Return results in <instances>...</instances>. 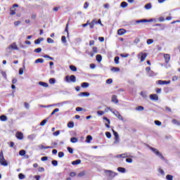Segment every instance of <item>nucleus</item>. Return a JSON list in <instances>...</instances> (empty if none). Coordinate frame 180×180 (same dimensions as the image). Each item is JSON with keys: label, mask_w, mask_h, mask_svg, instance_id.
Here are the masks:
<instances>
[{"label": "nucleus", "mask_w": 180, "mask_h": 180, "mask_svg": "<svg viewBox=\"0 0 180 180\" xmlns=\"http://www.w3.org/2000/svg\"><path fill=\"white\" fill-rule=\"evenodd\" d=\"M129 56L127 53H122L120 54V56L122 57L123 58H127V57Z\"/></svg>", "instance_id": "nucleus-58"}, {"label": "nucleus", "mask_w": 180, "mask_h": 180, "mask_svg": "<svg viewBox=\"0 0 180 180\" xmlns=\"http://www.w3.org/2000/svg\"><path fill=\"white\" fill-rule=\"evenodd\" d=\"M39 85H41V86H44V88H49V84L44 82H39Z\"/></svg>", "instance_id": "nucleus-14"}, {"label": "nucleus", "mask_w": 180, "mask_h": 180, "mask_svg": "<svg viewBox=\"0 0 180 180\" xmlns=\"http://www.w3.org/2000/svg\"><path fill=\"white\" fill-rule=\"evenodd\" d=\"M5 160V158H4V153L2 151L0 152V162L1 161H4Z\"/></svg>", "instance_id": "nucleus-34"}, {"label": "nucleus", "mask_w": 180, "mask_h": 180, "mask_svg": "<svg viewBox=\"0 0 180 180\" xmlns=\"http://www.w3.org/2000/svg\"><path fill=\"white\" fill-rule=\"evenodd\" d=\"M82 88H88L89 86V83L88 82H83L81 84Z\"/></svg>", "instance_id": "nucleus-22"}, {"label": "nucleus", "mask_w": 180, "mask_h": 180, "mask_svg": "<svg viewBox=\"0 0 180 180\" xmlns=\"http://www.w3.org/2000/svg\"><path fill=\"white\" fill-rule=\"evenodd\" d=\"M34 53H41V48H37L34 49Z\"/></svg>", "instance_id": "nucleus-54"}, {"label": "nucleus", "mask_w": 180, "mask_h": 180, "mask_svg": "<svg viewBox=\"0 0 180 180\" xmlns=\"http://www.w3.org/2000/svg\"><path fill=\"white\" fill-rule=\"evenodd\" d=\"M141 96H143L144 98V99H146L147 98V93H146L144 91H141Z\"/></svg>", "instance_id": "nucleus-43"}, {"label": "nucleus", "mask_w": 180, "mask_h": 180, "mask_svg": "<svg viewBox=\"0 0 180 180\" xmlns=\"http://www.w3.org/2000/svg\"><path fill=\"white\" fill-rule=\"evenodd\" d=\"M46 41H47V43H49V44L54 43V40L51 38H47Z\"/></svg>", "instance_id": "nucleus-44"}, {"label": "nucleus", "mask_w": 180, "mask_h": 180, "mask_svg": "<svg viewBox=\"0 0 180 180\" xmlns=\"http://www.w3.org/2000/svg\"><path fill=\"white\" fill-rule=\"evenodd\" d=\"M105 136L107 137V139H110L112 137V134H110V132L107 131L105 132Z\"/></svg>", "instance_id": "nucleus-46"}, {"label": "nucleus", "mask_w": 180, "mask_h": 180, "mask_svg": "<svg viewBox=\"0 0 180 180\" xmlns=\"http://www.w3.org/2000/svg\"><path fill=\"white\" fill-rule=\"evenodd\" d=\"M164 58L166 64H168L169 63V60H171V56L168 53H165L164 55Z\"/></svg>", "instance_id": "nucleus-9"}, {"label": "nucleus", "mask_w": 180, "mask_h": 180, "mask_svg": "<svg viewBox=\"0 0 180 180\" xmlns=\"http://www.w3.org/2000/svg\"><path fill=\"white\" fill-rule=\"evenodd\" d=\"M68 151H69L70 154H73L74 150L71 147H68Z\"/></svg>", "instance_id": "nucleus-48"}, {"label": "nucleus", "mask_w": 180, "mask_h": 180, "mask_svg": "<svg viewBox=\"0 0 180 180\" xmlns=\"http://www.w3.org/2000/svg\"><path fill=\"white\" fill-rule=\"evenodd\" d=\"M65 79L66 82H77V77L74 75H70V77L66 76Z\"/></svg>", "instance_id": "nucleus-4"}, {"label": "nucleus", "mask_w": 180, "mask_h": 180, "mask_svg": "<svg viewBox=\"0 0 180 180\" xmlns=\"http://www.w3.org/2000/svg\"><path fill=\"white\" fill-rule=\"evenodd\" d=\"M137 57L141 60V63H143V61L147 58V53L141 52L138 54Z\"/></svg>", "instance_id": "nucleus-5"}, {"label": "nucleus", "mask_w": 180, "mask_h": 180, "mask_svg": "<svg viewBox=\"0 0 180 180\" xmlns=\"http://www.w3.org/2000/svg\"><path fill=\"white\" fill-rule=\"evenodd\" d=\"M19 154H20V155H21L22 157H23V155H26V150H20Z\"/></svg>", "instance_id": "nucleus-35"}, {"label": "nucleus", "mask_w": 180, "mask_h": 180, "mask_svg": "<svg viewBox=\"0 0 180 180\" xmlns=\"http://www.w3.org/2000/svg\"><path fill=\"white\" fill-rule=\"evenodd\" d=\"M12 50H19V48L16 46V42H13L6 49L7 54H11V53H12Z\"/></svg>", "instance_id": "nucleus-1"}, {"label": "nucleus", "mask_w": 180, "mask_h": 180, "mask_svg": "<svg viewBox=\"0 0 180 180\" xmlns=\"http://www.w3.org/2000/svg\"><path fill=\"white\" fill-rule=\"evenodd\" d=\"M68 127H70V129H72L74 127V122H70L68 124Z\"/></svg>", "instance_id": "nucleus-42"}, {"label": "nucleus", "mask_w": 180, "mask_h": 180, "mask_svg": "<svg viewBox=\"0 0 180 180\" xmlns=\"http://www.w3.org/2000/svg\"><path fill=\"white\" fill-rule=\"evenodd\" d=\"M44 58H49V60H53L54 58L49 56V55L44 56Z\"/></svg>", "instance_id": "nucleus-53"}, {"label": "nucleus", "mask_w": 180, "mask_h": 180, "mask_svg": "<svg viewBox=\"0 0 180 180\" xmlns=\"http://www.w3.org/2000/svg\"><path fill=\"white\" fill-rule=\"evenodd\" d=\"M51 163L53 167H57L58 165V162L57 160H52Z\"/></svg>", "instance_id": "nucleus-39"}, {"label": "nucleus", "mask_w": 180, "mask_h": 180, "mask_svg": "<svg viewBox=\"0 0 180 180\" xmlns=\"http://www.w3.org/2000/svg\"><path fill=\"white\" fill-rule=\"evenodd\" d=\"M125 33H126V30L123 28H121L117 30V34H119L120 36H123V34H124Z\"/></svg>", "instance_id": "nucleus-11"}, {"label": "nucleus", "mask_w": 180, "mask_h": 180, "mask_svg": "<svg viewBox=\"0 0 180 180\" xmlns=\"http://www.w3.org/2000/svg\"><path fill=\"white\" fill-rule=\"evenodd\" d=\"M35 64H37V63H40L42 64V63H44V60L43 58H38L35 60Z\"/></svg>", "instance_id": "nucleus-28"}, {"label": "nucleus", "mask_w": 180, "mask_h": 180, "mask_svg": "<svg viewBox=\"0 0 180 180\" xmlns=\"http://www.w3.org/2000/svg\"><path fill=\"white\" fill-rule=\"evenodd\" d=\"M113 134L115 137H119V134H117V131H115L114 129H112Z\"/></svg>", "instance_id": "nucleus-60"}, {"label": "nucleus", "mask_w": 180, "mask_h": 180, "mask_svg": "<svg viewBox=\"0 0 180 180\" xmlns=\"http://www.w3.org/2000/svg\"><path fill=\"white\" fill-rule=\"evenodd\" d=\"M79 164H81V160H76L72 162V165H78Z\"/></svg>", "instance_id": "nucleus-19"}, {"label": "nucleus", "mask_w": 180, "mask_h": 180, "mask_svg": "<svg viewBox=\"0 0 180 180\" xmlns=\"http://www.w3.org/2000/svg\"><path fill=\"white\" fill-rule=\"evenodd\" d=\"M113 82V80L112 79H108L106 80V84H112Z\"/></svg>", "instance_id": "nucleus-62"}, {"label": "nucleus", "mask_w": 180, "mask_h": 180, "mask_svg": "<svg viewBox=\"0 0 180 180\" xmlns=\"http://www.w3.org/2000/svg\"><path fill=\"white\" fill-rule=\"evenodd\" d=\"M47 123V120H44L41 122L40 126H44Z\"/></svg>", "instance_id": "nucleus-51"}, {"label": "nucleus", "mask_w": 180, "mask_h": 180, "mask_svg": "<svg viewBox=\"0 0 180 180\" xmlns=\"http://www.w3.org/2000/svg\"><path fill=\"white\" fill-rule=\"evenodd\" d=\"M1 75H3L4 78H5V79H7L6 72L1 71Z\"/></svg>", "instance_id": "nucleus-59"}, {"label": "nucleus", "mask_w": 180, "mask_h": 180, "mask_svg": "<svg viewBox=\"0 0 180 180\" xmlns=\"http://www.w3.org/2000/svg\"><path fill=\"white\" fill-rule=\"evenodd\" d=\"M18 178H19V179H25V178H26V176H25V174L20 173L18 174Z\"/></svg>", "instance_id": "nucleus-36"}, {"label": "nucleus", "mask_w": 180, "mask_h": 180, "mask_svg": "<svg viewBox=\"0 0 180 180\" xmlns=\"http://www.w3.org/2000/svg\"><path fill=\"white\" fill-rule=\"evenodd\" d=\"M117 171H119V172H122V174H124V172H126V169L124 167H118Z\"/></svg>", "instance_id": "nucleus-26"}, {"label": "nucleus", "mask_w": 180, "mask_h": 180, "mask_svg": "<svg viewBox=\"0 0 180 180\" xmlns=\"http://www.w3.org/2000/svg\"><path fill=\"white\" fill-rule=\"evenodd\" d=\"M58 157H59V158H63V157H64V153L63 152H59L58 153Z\"/></svg>", "instance_id": "nucleus-57"}, {"label": "nucleus", "mask_w": 180, "mask_h": 180, "mask_svg": "<svg viewBox=\"0 0 180 180\" xmlns=\"http://www.w3.org/2000/svg\"><path fill=\"white\" fill-rule=\"evenodd\" d=\"M15 136L18 140H23V133L18 131L15 134Z\"/></svg>", "instance_id": "nucleus-10"}, {"label": "nucleus", "mask_w": 180, "mask_h": 180, "mask_svg": "<svg viewBox=\"0 0 180 180\" xmlns=\"http://www.w3.org/2000/svg\"><path fill=\"white\" fill-rule=\"evenodd\" d=\"M60 134V131H56L55 132L53 133V136H58Z\"/></svg>", "instance_id": "nucleus-64"}, {"label": "nucleus", "mask_w": 180, "mask_h": 180, "mask_svg": "<svg viewBox=\"0 0 180 180\" xmlns=\"http://www.w3.org/2000/svg\"><path fill=\"white\" fill-rule=\"evenodd\" d=\"M97 114L98 115V116H102V115H105V112L102 111V110H98V111H97Z\"/></svg>", "instance_id": "nucleus-47"}, {"label": "nucleus", "mask_w": 180, "mask_h": 180, "mask_svg": "<svg viewBox=\"0 0 180 180\" xmlns=\"http://www.w3.org/2000/svg\"><path fill=\"white\" fill-rule=\"evenodd\" d=\"M56 82V79L51 78L49 79V84H54Z\"/></svg>", "instance_id": "nucleus-55"}, {"label": "nucleus", "mask_w": 180, "mask_h": 180, "mask_svg": "<svg viewBox=\"0 0 180 180\" xmlns=\"http://www.w3.org/2000/svg\"><path fill=\"white\" fill-rule=\"evenodd\" d=\"M112 102H114V103H119V100H117V96L115 95H113L112 97Z\"/></svg>", "instance_id": "nucleus-16"}, {"label": "nucleus", "mask_w": 180, "mask_h": 180, "mask_svg": "<svg viewBox=\"0 0 180 180\" xmlns=\"http://www.w3.org/2000/svg\"><path fill=\"white\" fill-rule=\"evenodd\" d=\"M88 6H89V3L88 2L84 3V9H87Z\"/></svg>", "instance_id": "nucleus-61"}, {"label": "nucleus", "mask_w": 180, "mask_h": 180, "mask_svg": "<svg viewBox=\"0 0 180 180\" xmlns=\"http://www.w3.org/2000/svg\"><path fill=\"white\" fill-rule=\"evenodd\" d=\"M0 163L3 167H8V162L6 160L1 161Z\"/></svg>", "instance_id": "nucleus-29"}, {"label": "nucleus", "mask_w": 180, "mask_h": 180, "mask_svg": "<svg viewBox=\"0 0 180 180\" xmlns=\"http://www.w3.org/2000/svg\"><path fill=\"white\" fill-rule=\"evenodd\" d=\"M0 120L1 122H6V120H8V117H6L5 115H2L0 116Z\"/></svg>", "instance_id": "nucleus-15"}, {"label": "nucleus", "mask_w": 180, "mask_h": 180, "mask_svg": "<svg viewBox=\"0 0 180 180\" xmlns=\"http://www.w3.org/2000/svg\"><path fill=\"white\" fill-rule=\"evenodd\" d=\"M96 61H98V63H101V61H102V56L101 55H97L96 56Z\"/></svg>", "instance_id": "nucleus-27"}, {"label": "nucleus", "mask_w": 180, "mask_h": 180, "mask_svg": "<svg viewBox=\"0 0 180 180\" xmlns=\"http://www.w3.org/2000/svg\"><path fill=\"white\" fill-rule=\"evenodd\" d=\"M71 143H78V139L76 137H72L70 139Z\"/></svg>", "instance_id": "nucleus-31"}, {"label": "nucleus", "mask_w": 180, "mask_h": 180, "mask_svg": "<svg viewBox=\"0 0 180 180\" xmlns=\"http://www.w3.org/2000/svg\"><path fill=\"white\" fill-rule=\"evenodd\" d=\"M114 143L113 144L117 145L120 143V138L119 136L114 137Z\"/></svg>", "instance_id": "nucleus-13"}, {"label": "nucleus", "mask_w": 180, "mask_h": 180, "mask_svg": "<svg viewBox=\"0 0 180 180\" xmlns=\"http://www.w3.org/2000/svg\"><path fill=\"white\" fill-rule=\"evenodd\" d=\"M111 71H113V72H119V71H120V69L119 68L113 67L112 68H111Z\"/></svg>", "instance_id": "nucleus-30"}, {"label": "nucleus", "mask_w": 180, "mask_h": 180, "mask_svg": "<svg viewBox=\"0 0 180 180\" xmlns=\"http://www.w3.org/2000/svg\"><path fill=\"white\" fill-rule=\"evenodd\" d=\"M86 174V172H85V171H83L80 173H79L78 176L81 177V176H84V175Z\"/></svg>", "instance_id": "nucleus-49"}, {"label": "nucleus", "mask_w": 180, "mask_h": 180, "mask_svg": "<svg viewBox=\"0 0 180 180\" xmlns=\"http://www.w3.org/2000/svg\"><path fill=\"white\" fill-rule=\"evenodd\" d=\"M136 110H139V111H143L144 110V107L139 105L136 108Z\"/></svg>", "instance_id": "nucleus-37"}, {"label": "nucleus", "mask_w": 180, "mask_h": 180, "mask_svg": "<svg viewBox=\"0 0 180 180\" xmlns=\"http://www.w3.org/2000/svg\"><path fill=\"white\" fill-rule=\"evenodd\" d=\"M89 92H81L78 94V96H89Z\"/></svg>", "instance_id": "nucleus-17"}, {"label": "nucleus", "mask_w": 180, "mask_h": 180, "mask_svg": "<svg viewBox=\"0 0 180 180\" xmlns=\"http://www.w3.org/2000/svg\"><path fill=\"white\" fill-rule=\"evenodd\" d=\"M166 179L167 180H173L174 179V176L171 174H167L166 176Z\"/></svg>", "instance_id": "nucleus-33"}, {"label": "nucleus", "mask_w": 180, "mask_h": 180, "mask_svg": "<svg viewBox=\"0 0 180 180\" xmlns=\"http://www.w3.org/2000/svg\"><path fill=\"white\" fill-rule=\"evenodd\" d=\"M27 139H28L29 140H31V141H32V140H33L34 139H36V134H31V135H29V136H27Z\"/></svg>", "instance_id": "nucleus-21"}, {"label": "nucleus", "mask_w": 180, "mask_h": 180, "mask_svg": "<svg viewBox=\"0 0 180 180\" xmlns=\"http://www.w3.org/2000/svg\"><path fill=\"white\" fill-rule=\"evenodd\" d=\"M70 69L71 70V71H77V67L74 66V65H70Z\"/></svg>", "instance_id": "nucleus-41"}, {"label": "nucleus", "mask_w": 180, "mask_h": 180, "mask_svg": "<svg viewBox=\"0 0 180 180\" xmlns=\"http://www.w3.org/2000/svg\"><path fill=\"white\" fill-rule=\"evenodd\" d=\"M119 60H120L119 56H116L115 58L114 61H115V64H119Z\"/></svg>", "instance_id": "nucleus-52"}, {"label": "nucleus", "mask_w": 180, "mask_h": 180, "mask_svg": "<svg viewBox=\"0 0 180 180\" xmlns=\"http://www.w3.org/2000/svg\"><path fill=\"white\" fill-rule=\"evenodd\" d=\"M150 98L152 101H158V95H157V94H151L150 96Z\"/></svg>", "instance_id": "nucleus-12"}, {"label": "nucleus", "mask_w": 180, "mask_h": 180, "mask_svg": "<svg viewBox=\"0 0 180 180\" xmlns=\"http://www.w3.org/2000/svg\"><path fill=\"white\" fill-rule=\"evenodd\" d=\"M146 43L147 44H153V43H154V40L153 39H147Z\"/></svg>", "instance_id": "nucleus-38"}, {"label": "nucleus", "mask_w": 180, "mask_h": 180, "mask_svg": "<svg viewBox=\"0 0 180 180\" xmlns=\"http://www.w3.org/2000/svg\"><path fill=\"white\" fill-rule=\"evenodd\" d=\"M116 117H117L119 119V120H123V117L122 116V115H120V112H118V111H116Z\"/></svg>", "instance_id": "nucleus-18"}, {"label": "nucleus", "mask_w": 180, "mask_h": 180, "mask_svg": "<svg viewBox=\"0 0 180 180\" xmlns=\"http://www.w3.org/2000/svg\"><path fill=\"white\" fill-rule=\"evenodd\" d=\"M57 112H60V109L58 108H56L53 110V112H51V116H53V115H55L56 113H57Z\"/></svg>", "instance_id": "nucleus-40"}, {"label": "nucleus", "mask_w": 180, "mask_h": 180, "mask_svg": "<svg viewBox=\"0 0 180 180\" xmlns=\"http://www.w3.org/2000/svg\"><path fill=\"white\" fill-rule=\"evenodd\" d=\"M117 158H131V155H130L129 153H123V154H120V155H117L116 156Z\"/></svg>", "instance_id": "nucleus-6"}, {"label": "nucleus", "mask_w": 180, "mask_h": 180, "mask_svg": "<svg viewBox=\"0 0 180 180\" xmlns=\"http://www.w3.org/2000/svg\"><path fill=\"white\" fill-rule=\"evenodd\" d=\"M156 84H158V85H168L171 84V80L165 81V80H158Z\"/></svg>", "instance_id": "nucleus-7"}, {"label": "nucleus", "mask_w": 180, "mask_h": 180, "mask_svg": "<svg viewBox=\"0 0 180 180\" xmlns=\"http://www.w3.org/2000/svg\"><path fill=\"white\" fill-rule=\"evenodd\" d=\"M127 2H126V1H122V3H121V4H120V6L122 7V8H127Z\"/></svg>", "instance_id": "nucleus-32"}, {"label": "nucleus", "mask_w": 180, "mask_h": 180, "mask_svg": "<svg viewBox=\"0 0 180 180\" xmlns=\"http://www.w3.org/2000/svg\"><path fill=\"white\" fill-rule=\"evenodd\" d=\"M105 174L108 176V179H113V178L117 175V173L110 170H105Z\"/></svg>", "instance_id": "nucleus-2"}, {"label": "nucleus", "mask_w": 180, "mask_h": 180, "mask_svg": "<svg viewBox=\"0 0 180 180\" xmlns=\"http://www.w3.org/2000/svg\"><path fill=\"white\" fill-rule=\"evenodd\" d=\"M172 123H173V124H176V126H180L179 121L176 119L172 120Z\"/></svg>", "instance_id": "nucleus-20"}, {"label": "nucleus", "mask_w": 180, "mask_h": 180, "mask_svg": "<svg viewBox=\"0 0 180 180\" xmlns=\"http://www.w3.org/2000/svg\"><path fill=\"white\" fill-rule=\"evenodd\" d=\"M145 9H151V4H148L145 6Z\"/></svg>", "instance_id": "nucleus-50"}, {"label": "nucleus", "mask_w": 180, "mask_h": 180, "mask_svg": "<svg viewBox=\"0 0 180 180\" xmlns=\"http://www.w3.org/2000/svg\"><path fill=\"white\" fill-rule=\"evenodd\" d=\"M126 162L131 163V162H133V159H131V158H127L126 159Z\"/></svg>", "instance_id": "nucleus-63"}, {"label": "nucleus", "mask_w": 180, "mask_h": 180, "mask_svg": "<svg viewBox=\"0 0 180 180\" xmlns=\"http://www.w3.org/2000/svg\"><path fill=\"white\" fill-rule=\"evenodd\" d=\"M155 26H160V30H165V25L164 24H155Z\"/></svg>", "instance_id": "nucleus-24"}, {"label": "nucleus", "mask_w": 180, "mask_h": 180, "mask_svg": "<svg viewBox=\"0 0 180 180\" xmlns=\"http://www.w3.org/2000/svg\"><path fill=\"white\" fill-rule=\"evenodd\" d=\"M150 150H151V151H153V153H154V154L158 155L159 157V158H161V160H164V156L162 155V154L161 153H160V151H158V150H157V148L150 147Z\"/></svg>", "instance_id": "nucleus-3"}, {"label": "nucleus", "mask_w": 180, "mask_h": 180, "mask_svg": "<svg viewBox=\"0 0 180 180\" xmlns=\"http://www.w3.org/2000/svg\"><path fill=\"white\" fill-rule=\"evenodd\" d=\"M155 124H156V126H161L162 123H161L160 121L155 120Z\"/></svg>", "instance_id": "nucleus-56"}, {"label": "nucleus", "mask_w": 180, "mask_h": 180, "mask_svg": "<svg viewBox=\"0 0 180 180\" xmlns=\"http://www.w3.org/2000/svg\"><path fill=\"white\" fill-rule=\"evenodd\" d=\"M61 41L62 43H67V38L65 37V36H62Z\"/></svg>", "instance_id": "nucleus-45"}, {"label": "nucleus", "mask_w": 180, "mask_h": 180, "mask_svg": "<svg viewBox=\"0 0 180 180\" xmlns=\"http://www.w3.org/2000/svg\"><path fill=\"white\" fill-rule=\"evenodd\" d=\"M92 141V136L89 135L86 136V143H91Z\"/></svg>", "instance_id": "nucleus-25"}, {"label": "nucleus", "mask_w": 180, "mask_h": 180, "mask_svg": "<svg viewBox=\"0 0 180 180\" xmlns=\"http://www.w3.org/2000/svg\"><path fill=\"white\" fill-rule=\"evenodd\" d=\"M43 40H44L43 38L37 39L34 41V44H40V43H41V41H43Z\"/></svg>", "instance_id": "nucleus-23"}, {"label": "nucleus", "mask_w": 180, "mask_h": 180, "mask_svg": "<svg viewBox=\"0 0 180 180\" xmlns=\"http://www.w3.org/2000/svg\"><path fill=\"white\" fill-rule=\"evenodd\" d=\"M147 22V19H142V20H138L135 21H132L131 24L132 25H136V23H146Z\"/></svg>", "instance_id": "nucleus-8"}]
</instances>
